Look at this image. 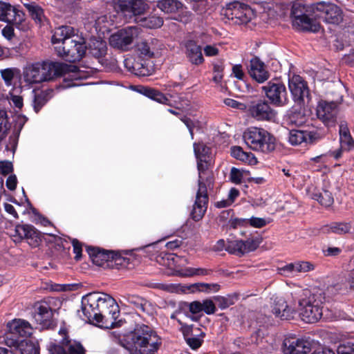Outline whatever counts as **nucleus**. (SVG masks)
Masks as SVG:
<instances>
[{"label":"nucleus","instance_id":"f257e3e1","mask_svg":"<svg viewBox=\"0 0 354 354\" xmlns=\"http://www.w3.org/2000/svg\"><path fill=\"white\" fill-rule=\"evenodd\" d=\"M52 42L59 44L55 46L57 55L69 62H79L86 54V46L84 39L76 35L71 26H62L55 28Z\"/></svg>","mask_w":354,"mask_h":354},{"label":"nucleus","instance_id":"f03ea898","mask_svg":"<svg viewBox=\"0 0 354 354\" xmlns=\"http://www.w3.org/2000/svg\"><path fill=\"white\" fill-rule=\"evenodd\" d=\"M206 161L198 160V188L190 215L193 220L198 221L204 216L209 201L208 192L213 189L214 176L212 172L205 169Z\"/></svg>","mask_w":354,"mask_h":354},{"label":"nucleus","instance_id":"7ed1b4c3","mask_svg":"<svg viewBox=\"0 0 354 354\" xmlns=\"http://www.w3.org/2000/svg\"><path fill=\"white\" fill-rule=\"evenodd\" d=\"M304 295L299 301L300 317L306 323H315L322 317V305L327 301L326 293L322 290L313 292L306 290Z\"/></svg>","mask_w":354,"mask_h":354},{"label":"nucleus","instance_id":"20e7f679","mask_svg":"<svg viewBox=\"0 0 354 354\" xmlns=\"http://www.w3.org/2000/svg\"><path fill=\"white\" fill-rule=\"evenodd\" d=\"M115 303V299L109 295L91 292L82 298V311L85 318L90 322L95 321L97 324H103L102 308L105 304L113 306Z\"/></svg>","mask_w":354,"mask_h":354},{"label":"nucleus","instance_id":"39448f33","mask_svg":"<svg viewBox=\"0 0 354 354\" xmlns=\"http://www.w3.org/2000/svg\"><path fill=\"white\" fill-rule=\"evenodd\" d=\"M131 340L138 354H154L160 344L156 333L145 324L136 327L131 335Z\"/></svg>","mask_w":354,"mask_h":354},{"label":"nucleus","instance_id":"423d86ee","mask_svg":"<svg viewBox=\"0 0 354 354\" xmlns=\"http://www.w3.org/2000/svg\"><path fill=\"white\" fill-rule=\"evenodd\" d=\"M291 15L292 25L296 29L303 31L318 32L321 26L315 20V3L305 6L301 3H295L292 7Z\"/></svg>","mask_w":354,"mask_h":354},{"label":"nucleus","instance_id":"0eeeda50","mask_svg":"<svg viewBox=\"0 0 354 354\" xmlns=\"http://www.w3.org/2000/svg\"><path fill=\"white\" fill-rule=\"evenodd\" d=\"M245 143L253 151L268 153L276 147L275 138L262 128L251 127L243 133Z\"/></svg>","mask_w":354,"mask_h":354},{"label":"nucleus","instance_id":"6e6552de","mask_svg":"<svg viewBox=\"0 0 354 354\" xmlns=\"http://www.w3.org/2000/svg\"><path fill=\"white\" fill-rule=\"evenodd\" d=\"M59 338L49 343L48 350L50 354H86L82 344L71 339L65 328L59 329Z\"/></svg>","mask_w":354,"mask_h":354},{"label":"nucleus","instance_id":"1a4fd4ad","mask_svg":"<svg viewBox=\"0 0 354 354\" xmlns=\"http://www.w3.org/2000/svg\"><path fill=\"white\" fill-rule=\"evenodd\" d=\"M322 19L329 24L339 25L343 21L344 13L342 10L336 4L320 1L315 3V20Z\"/></svg>","mask_w":354,"mask_h":354},{"label":"nucleus","instance_id":"9d476101","mask_svg":"<svg viewBox=\"0 0 354 354\" xmlns=\"http://www.w3.org/2000/svg\"><path fill=\"white\" fill-rule=\"evenodd\" d=\"M223 15L232 24L238 25L247 24L254 17L251 8L239 1L227 4L223 10Z\"/></svg>","mask_w":354,"mask_h":354},{"label":"nucleus","instance_id":"9b49d317","mask_svg":"<svg viewBox=\"0 0 354 354\" xmlns=\"http://www.w3.org/2000/svg\"><path fill=\"white\" fill-rule=\"evenodd\" d=\"M261 88L272 104L282 106L288 104V93L283 84L278 82H269Z\"/></svg>","mask_w":354,"mask_h":354},{"label":"nucleus","instance_id":"f8f14e48","mask_svg":"<svg viewBox=\"0 0 354 354\" xmlns=\"http://www.w3.org/2000/svg\"><path fill=\"white\" fill-rule=\"evenodd\" d=\"M342 101V97L335 102L319 101L316 109L317 118L322 120L325 125L328 127L334 126L337 120V104L340 103Z\"/></svg>","mask_w":354,"mask_h":354},{"label":"nucleus","instance_id":"ddd939ff","mask_svg":"<svg viewBox=\"0 0 354 354\" xmlns=\"http://www.w3.org/2000/svg\"><path fill=\"white\" fill-rule=\"evenodd\" d=\"M248 113L257 121H272L277 114L270 103L265 100L252 102L248 107Z\"/></svg>","mask_w":354,"mask_h":354},{"label":"nucleus","instance_id":"4468645a","mask_svg":"<svg viewBox=\"0 0 354 354\" xmlns=\"http://www.w3.org/2000/svg\"><path fill=\"white\" fill-rule=\"evenodd\" d=\"M15 242L26 239L27 243L33 248L39 246L41 241V235L32 225H17L11 234Z\"/></svg>","mask_w":354,"mask_h":354},{"label":"nucleus","instance_id":"2eb2a0df","mask_svg":"<svg viewBox=\"0 0 354 354\" xmlns=\"http://www.w3.org/2000/svg\"><path fill=\"white\" fill-rule=\"evenodd\" d=\"M288 87L295 102L299 105L304 104L306 100L309 102V89L304 80L298 75L289 77Z\"/></svg>","mask_w":354,"mask_h":354},{"label":"nucleus","instance_id":"dca6fc26","mask_svg":"<svg viewBox=\"0 0 354 354\" xmlns=\"http://www.w3.org/2000/svg\"><path fill=\"white\" fill-rule=\"evenodd\" d=\"M44 82L52 80L54 77L62 76L69 72H74L76 67L59 62H44L41 64Z\"/></svg>","mask_w":354,"mask_h":354},{"label":"nucleus","instance_id":"f3484780","mask_svg":"<svg viewBox=\"0 0 354 354\" xmlns=\"http://www.w3.org/2000/svg\"><path fill=\"white\" fill-rule=\"evenodd\" d=\"M137 35V28L129 26L113 34L109 38V44L114 48L127 50Z\"/></svg>","mask_w":354,"mask_h":354},{"label":"nucleus","instance_id":"a211bd4d","mask_svg":"<svg viewBox=\"0 0 354 354\" xmlns=\"http://www.w3.org/2000/svg\"><path fill=\"white\" fill-rule=\"evenodd\" d=\"M7 327L8 328V336L10 335V337H7L6 340L8 346L12 342V339H19V337H27L32 333V328L29 322L21 319H15L8 322Z\"/></svg>","mask_w":354,"mask_h":354},{"label":"nucleus","instance_id":"6ab92c4d","mask_svg":"<svg viewBox=\"0 0 354 354\" xmlns=\"http://www.w3.org/2000/svg\"><path fill=\"white\" fill-rule=\"evenodd\" d=\"M114 8L124 15H141L148 8V5L142 0H114Z\"/></svg>","mask_w":354,"mask_h":354},{"label":"nucleus","instance_id":"aec40b11","mask_svg":"<svg viewBox=\"0 0 354 354\" xmlns=\"http://www.w3.org/2000/svg\"><path fill=\"white\" fill-rule=\"evenodd\" d=\"M10 347L14 346L15 349L0 347V354H39V347L34 342L24 340L19 341L17 339H12Z\"/></svg>","mask_w":354,"mask_h":354},{"label":"nucleus","instance_id":"412c9836","mask_svg":"<svg viewBox=\"0 0 354 354\" xmlns=\"http://www.w3.org/2000/svg\"><path fill=\"white\" fill-rule=\"evenodd\" d=\"M259 246L258 241L253 239L242 240H228L225 250L230 254L242 256L245 253L255 250Z\"/></svg>","mask_w":354,"mask_h":354},{"label":"nucleus","instance_id":"4be33fe9","mask_svg":"<svg viewBox=\"0 0 354 354\" xmlns=\"http://www.w3.org/2000/svg\"><path fill=\"white\" fill-rule=\"evenodd\" d=\"M53 313L46 302L37 303L34 306L33 319L42 328H49L53 324Z\"/></svg>","mask_w":354,"mask_h":354},{"label":"nucleus","instance_id":"5701e85b","mask_svg":"<svg viewBox=\"0 0 354 354\" xmlns=\"http://www.w3.org/2000/svg\"><path fill=\"white\" fill-rule=\"evenodd\" d=\"M319 139L318 134L313 131L292 129L289 131L288 142L291 145L313 144Z\"/></svg>","mask_w":354,"mask_h":354},{"label":"nucleus","instance_id":"b1692460","mask_svg":"<svg viewBox=\"0 0 354 354\" xmlns=\"http://www.w3.org/2000/svg\"><path fill=\"white\" fill-rule=\"evenodd\" d=\"M86 251L93 263L98 266L109 267L113 250H107L98 247L88 246Z\"/></svg>","mask_w":354,"mask_h":354},{"label":"nucleus","instance_id":"393cba45","mask_svg":"<svg viewBox=\"0 0 354 354\" xmlns=\"http://www.w3.org/2000/svg\"><path fill=\"white\" fill-rule=\"evenodd\" d=\"M123 301L133 305L134 308L140 310L143 314L148 315H152L153 313V307L151 302L146 299L137 295L127 294L122 296Z\"/></svg>","mask_w":354,"mask_h":354},{"label":"nucleus","instance_id":"a878e982","mask_svg":"<svg viewBox=\"0 0 354 354\" xmlns=\"http://www.w3.org/2000/svg\"><path fill=\"white\" fill-rule=\"evenodd\" d=\"M284 346L285 354H307L310 351V343L304 339H286Z\"/></svg>","mask_w":354,"mask_h":354},{"label":"nucleus","instance_id":"bb28decb","mask_svg":"<svg viewBox=\"0 0 354 354\" xmlns=\"http://www.w3.org/2000/svg\"><path fill=\"white\" fill-rule=\"evenodd\" d=\"M249 73L254 80L259 83L264 82L268 80L270 77V74L266 69L264 63L257 57L251 59Z\"/></svg>","mask_w":354,"mask_h":354},{"label":"nucleus","instance_id":"cd10ccee","mask_svg":"<svg viewBox=\"0 0 354 354\" xmlns=\"http://www.w3.org/2000/svg\"><path fill=\"white\" fill-rule=\"evenodd\" d=\"M185 55L188 60L194 65H200L204 62L201 46L193 40H188L185 44Z\"/></svg>","mask_w":354,"mask_h":354},{"label":"nucleus","instance_id":"c85d7f7f","mask_svg":"<svg viewBox=\"0 0 354 354\" xmlns=\"http://www.w3.org/2000/svg\"><path fill=\"white\" fill-rule=\"evenodd\" d=\"M272 312L275 317L285 320L292 319L295 315V310L289 307L283 298L275 299Z\"/></svg>","mask_w":354,"mask_h":354},{"label":"nucleus","instance_id":"c756f323","mask_svg":"<svg viewBox=\"0 0 354 354\" xmlns=\"http://www.w3.org/2000/svg\"><path fill=\"white\" fill-rule=\"evenodd\" d=\"M0 20L8 24H18L20 14L10 4L0 1Z\"/></svg>","mask_w":354,"mask_h":354},{"label":"nucleus","instance_id":"7c9ffc66","mask_svg":"<svg viewBox=\"0 0 354 354\" xmlns=\"http://www.w3.org/2000/svg\"><path fill=\"white\" fill-rule=\"evenodd\" d=\"M24 80L29 84L44 82L41 63L34 64L27 67L24 73Z\"/></svg>","mask_w":354,"mask_h":354},{"label":"nucleus","instance_id":"2f4dec72","mask_svg":"<svg viewBox=\"0 0 354 354\" xmlns=\"http://www.w3.org/2000/svg\"><path fill=\"white\" fill-rule=\"evenodd\" d=\"M350 222H333L328 225L322 226L321 230L323 233H335L342 235L349 233L351 230Z\"/></svg>","mask_w":354,"mask_h":354},{"label":"nucleus","instance_id":"473e14b6","mask_svg":"<svg viewBox=\"0 0 354 354\" xmlns=\"http://www.w3.org/2000/svg\"><path fill=\"white\" fill-rule=\"evenodd\" d=\"M33 93V107L38 112L41 107L52 97L53 90L35 89Z\"/></svg>","mask_w":354,"mask_h":354},{"label":"nucleus","instance_id":"72a5a7b5","mask_svg":"<svg viewBox=\"0 0 354 354\" xmlns=\"http://www.w3.org/2000/svg\"><path fill=\"white\" fill-rule=\"evenodd\" d=\"M124 64L130 72L136 75L145 76L148 75L149 71L145 64L132 57L125 59Z\"/></svg>","mask_w":354,"mask_h":354},{"label":"nucleus","instance_id":"f704fd0d","mask_svg":"<svg viewBox=\"0 0 354 354\" xmlns=\"http://www.w3.org/2000/svg\"><path fill=\"white\" fill-rule=\"evenodd\" d=\"M156 6L167 14L176 13L183 7V4L178 0H159Z\"/></svg>","mask_w":354,"mask_h":354},{"label":"nucleus","instance_id":"c9c22d12","mask_svg":"<svg viewBox=\"0 0 354 354\" xmlns=\"http://www.w3.org/2000/svg\"><path fill=\"white\" fill-rule=\"evenodd\" d=\"M158 43V40L156 39H151L149 41H141L138 45L140 55L146 58L153 57L155 51L158 50L156 47Z\"/></svg>","mask_w":354,"mask_h":354},{"label":"nucleus","instance_id":"e433bc0d","mask_svg":"<svg viewBox=\"0 0 354 354\" xmlns=\"http://www.w3.org/2000/svg\"><path fill=\"white\" fill-rule=\"evenodd\" d=\"M141 93L146 97L160 104L171 106L168 97L164 93L156 89L150 87H142Z\"/></svg>","mask_w":354,"mask_h":354},{"label":"nucleus","instance_id":"4c0bfd02","mask_svg":"<svg viewBox=\"0 0 354 354\" xmlns=\"http://www.w3.org/2000/svg\"><path fill=\"white\" fill-rule=\"evenodd\" d=\"M311 198L317 201L322 205L325 207L330 206L334 202L332 193L326 189L312 193Z\"/></svg>","mask_w":354,"mask_h":354},{"label":"nucleus","instance_id":"58836bf2","mask_svg":"<svg viewBox=\"0 0 354 354\" xmlns=\"http://www.w3.org/2000/svg\"><path fill=\"white\" fill-rule=\"evenodd\" d=\"M130 263V259L127 257L123 256L120 252L113 250L111 263H109V267L115 268L119 269L120 268L127 267Z\"/></svg>","mask_w":354,"mask_h":354},{"label":"nucleus","instance_id":"ea45409f","mask_svg":"<svg viewBox=\"0 0 354 354\" xmlns=\"http://www.w3.org/2000/svg\"><path fill=\"white\" fill-rule=\"evenodd\" d=\"M231 155L237 160L252 164L255 160L252 153L245 152L239 146H234L231 148Z\"/></svg>","mask_w":354,"mask_h":354},{"label":"nucleus","instance_id":"a19ab883","mask_svg":"<svg viewBox=\"0 0 354 354\" xmlns=\"http://www.w3.org/2000/svg\"><path fill=\"white\" fill-rule=\"evenodd\" d=\"M106 44L102 40H94L90 44L89 52L95 57H101L106 53Z\"/></svg>","mask_w":354,"mask_h":354},{"label":"nucleus","instance_id":"79ce46f5","mask_svg":"<svg viewBox=\"0 0 354 354\" xmlns=\"http://www.w3.org/2000/svg\"><path fill=\"white\" fill-rule=\"evenodd\" d=\"M139 22H140L142 26L147 28H158L162 26L163 19L160 17L152 15L141 18Z\"/></svg>","mask_w":354,"mask_h":354},{"label":"nucleus","instance_id":"37998d69","mask_svg":"<svg viewBox=\"0 0 354 354\" xmlns=\"http://www.w3.org/2000/svg\"><path fill=\"white\" fill-rule=\"evenodd\" d=\"M10 128L8 122L7 112L5 110H0V140L3 139L8 134Z\"/></svg>","mask_w":354,"mask_h":354},{"label":"nucleus","instance_id":"c03bdc74","mask_svg":"<svg viewBox=\"0 0 354 354\" xmlns=\"http://www.w3.org/2000/svg\"><path fill=\"white\" fill-rule=\"evenodd\" d=\"M288 124L295 125V126H301L306 122V116L301 111H292L288 116Z\"/></svg>","mask_w":354,"mask_h":354},{"label":"nucleus","instance_id":"a18cd8bd","mask_svg":"<svg viewBox=\"0 0 354 354\" xmlns=\"http://www.w3.org/2000/svg\"><path fill=\"white\" fill-rule=\"evenodd\" d=\"M18 70L15 68H8L0 70V74L6 85L10 86Z\"/></svg>","mask_w":354,"mask_h":354},{"label":"nucleus","instance_id":"49530a36","mask_svg":"<svg viewBox=\"0 0 354 354\" xmlns=\"http://www.w3.org/2000/svg\"><path fill=\"white\" fill-rule=\"evenodd\" d=\"M212 273V270L210 269L206 268H189L185 270V272L181 274L182 276L184 277H192V276H205L209 275Z\"/></svg>","mask_w":354,"mask_h":354},{"label":"nucleus","instance_id":"de8ad7c7","mask_svg":"<svg viewBox=\"0 0 354 354\" xmlns=\"http://www.w3.org/2000/svg\"><path fill=\"white\" fill-rule=\"evenodd\" d=\"M204 336L205 333L201 332L196 336L187 337L186 342L192 349H197L201 346Z\"/></svg>","mask_w":354,"mask_h":354},{"label":"nucleus","instance_id":"09e8293b","mask_svg":"<svg viewBox=\"0 0 354 354\" xmlns=\"http://www.w3.org/2000/svg\"><path fill=\"white\" fill-rule=\"evenodd\" d=\"M214 299L221 309H225L234 304V297L231 295L227 297L216 296Z\"/></svg>","mask_w":354,"mask_h":354},{"label":"nucleus","instance_id":"8fccbe9b","mask_svg":"<svg viewBox=\"0 0 354 354\" xmlns=\"http://www.w3.org/2000/svg\"><path fill=\"white\" fill-rule=\"evenodd\" d=\"M194 286H196L199 291L205 292L207 293L212 292H216L220 289V286L217 283H195Z\"/></svg>","mask_w":354,"mask_h":354},{"label":"nucleus","instance_id":"3c124183","mask_svg":"<svg viewBox=\"0 0 354 354\" xmlns=\"http://www.w3.org/2000/svg\"><path fill=\"white\" fill-rule=\"evenodd\" d=\"M26 8H28L30 15L32 18L35 21H38L41 22L43 17V10L37 6L35 5H27Z\"/></svg>","mask_w":354,"mask_h":354},{"label":"nucleus","instance_id":"603ef678","mask_svg":"<svg viewBox=\"0 0 354 354\" xmlns=\"http://www.w3.org/2000/svg\"><path fill=\"white\" fill-rule=\"evenodd\" d=\"M194 152L198 160L201 161H206V155L209 149L203 145L194 144Z\"/></svg>","mask_w":354,"mask_h":354},{"label":"nucleus","instance_id":"864d4df0","mask_svg":"<svg viewBox=\"0 0 354 354\" xmlns=\"http://www.w3.org/2000/svg\"><path fill=\"white\" fill-rule=\"evenodd\" d=\"M243 177V171H241L236 167H232L230 170V179L235 184H240L242 182Z\"/></svg>","mask_w":354,"mask_h":354},{"label":"nucleus","instance_id":"5fc2aeb1","mask_svg":"<svg viewBox=\"0 0 354 354\" xmlns=\"http://www.w3.org/2000/svg\"><path fill=\"white\" fill-rule=\"evenodd\" d=\"M296 264L297 272H306L314 270V265L309 261H297Z\"/></svg>","mask_w":354,"mask_h":354},{"label":"nucleus","instance_id":"6e6d98bb","mask_svg":"<svg viewBox=\"0 0 354 354\" xmlns=\"http://www.w3.org/2000/svg\"><path fill=\"white\" fill-rule=\"evenodd\" d=\"M338 354H354V343L346 342L340 344L337 348Z\"/></svg>","mask_w":354,"mask_h":354},{"label":"nucleus","instance_id":"4d7b16f0","mask_svg":"<svg viewBox=\"0 0 354 354\" xmlns=\"http://www.w3.org/2000/svg\"><path fill=\"white\" fill-rule=\"evenodd\" d=\"M268 223V221L263 218H259L252 216L248 218V225L253 227L260 228L266 226Z\"/></svg>","mask_w":354,"mask_h":354},{"label":"nucleus","instance_id":"13d9d810","mask_svg":"<svg viewBox=\"0 0 354 354\" xmlns=\"http://www.w3.org/2000/svg\"><path fill=\"white\" fill-rule=\"evenodd\" d=\"M296 272L295 263H288L279 268V273L285 277L293 276L294 272Z\"/></svg>","mask_w":354,"mask_h":354},{"label":"nucleus","instance_id":"bf43d9fd","mask_svg":"<svg viewBox=\"0 0 354 354\" xmlns=\"http://www.w3.org/2000/svg\"><path fill=\"white\" fill-rule=\"evenodd\" d=\"M203 311L207 315H212L216 312V306L212 300L205 299L202 302Z\"/></svg>","mask_w":354,"mask_h":354},{"label":"nucleus","instance_id":"052dcab7","mask_svg":"<svg viewBox=\"0 0 354 354\" xmlns=\"http://www.w3.org/2000/svg\"><path fill=\"white\" fill-rule=\"evenodd\" d=\"M224 104L230 107L239 109V110H245L247 106L245 104L239 102L231 98H226L224 100Z\"/></svg>","mask_w":354,"mask_h":354},{"label":"nucleus","instance_id":"680f3d73","mask_svg":"<svg viewBox=\"0 0 354 354\" xmlns=\"http://www.w3.org/2000/svg\"><path fill=\"white\" fill-rule=\"evenodd\" d=\"M339 140L341 147L344 150H350L354 146V140H353L351 135L339 138Z\"/></svg>","mask_w":354,"mask_h":354},{"label":"nucleus","instance_id":"e2e57ef3","mask_svg":"<svg viewBox=\"0 0 354 354\" xmlns=\"http://www.w3.org/2000/svg\"><path fill=\"white\" fill-rule=\"evenodd\" d=\"M229 225L232 228H236L238 226H247L248 225V218H235L230 219Z\"/></svg>","mask_w":354,"mask_h":354},{"label":"nucleus","instance_id":"0e129e2a","mask_svg":"<svg viewBox=\"0 0 354 354\" xmlns=\"http://www.w3.org/2000/svg\"><path fill=\"white\" fill-rule=\"evenodd\" d=\"M12 171V165L10 161L0 162V172L6 176Z\"/></svg>","mask_w":354,"mask_h":354},{"label":"nucleus","instance_id":"69168bd1","mask_svg":"<svg viewBox=\"0 0 354 354\" xmlns=\"http://www.w3.org/2000/svg\"><path fill=\"white\" fill-rule=\"evenodd\" d=\"M72 245L73 248V252L75 254V259L76 260H79L82 257V244L78 240L73 239L72 241Z\"/></svg>","mask_w":354,"mask_h":354},{"label":"nucleus","instance_id":"338daca9","mask_svg":"<svg viewBox=\"0 0 354 354\" xmlns=\"http://www.w3.org/2000/svg\"><path fill=\"white\" fill-rule=\"evenodd\" d=\"M180 120L185 124L187 128L188 129L189 133L191 135L192 138L194 137L193 130L195 127V122L191 120L189 118L186 116L180 117Z\"/></svg>","mask_w":354,"mask_h":354},{"label":"nucleus","instance_id":"774afa93","mask_svg":"<svg viewBox=\"0 0 354 354\" xmlns=\"http://www.w3.org/2000/svg\"><path fill=\"white\" fill-rule=\"evenodd\" d=\"M189 312L192 314H197L203 311L202 303L198 301H194L189 304Z\"/></svg>","mask_w":354,"mask_h":354}]
</instances>
